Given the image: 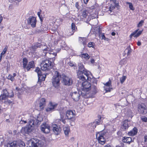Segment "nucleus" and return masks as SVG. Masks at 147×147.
Returning <instances> with one entry per match:
<instances>
[{
  "instance_id": "f257e3e1",
  "label": "nucleus",
  "mask_w": 147,
  "mask_h": 147,
  "mask_svg": "<svg viewBox=\"0 0 147 147\" xmlns=\"http://www.w3.org/2000/svg\"><path fill=\"white\" fill-rule=\"evenodd\" d=\"M78 67L79 70L77 72V75L79 79L84 81L86 78H88V76L90 72L85 69L84 65L81 64L78 65Z\"/></svg>"
},
{
  "instance_id": "f03ea898",
  "label": "nucleus",
  "mask_w": 147,
  "mask_h": 147,
  "mask_svg": "<svg viewBox=\"0 0 147 147\" xmlns=\"http://www.w3.org/2000/svg\"><path fill=\"white\" fill-rule=\"evenodd\" d=\"M30 119V120H29V121L28 125L22 129V132H24L26 134H29L31 132L33 129L32 125L34 124H36L38 123V120L35 118L31 117Z\"/></svg>"
},
{
  "instance_id": "7ed1b4c3",
  "label": "nucleus",
  "mask_w": 147,
  "mask_h": 147,
  "mask_svg": "<svg viewBox=\"0 0 147 147\" xmlns=\"http://www.w3.org/2000/svg\"><path fill=\"white\" fill-rule=\"evenodd\" d=\"M41 70L43 71L49 70L53 67V64L51 61L48 59H45L42 60L40 64Z\"/></svg>"
},
{
  "instance_id": "20e7f679",
  "label": "nucleus",
  "mask_w": 147,
  "mask_h": 147,
  "mask_svg": "<svg viewBox=\"0 0 147 147\" xmlns=\"http://www.w3.org/2000/svg\"><path fill=\"white\" fill-rule=\"evenodd\" d=\"M91 86L90 83L88 81H85L82 83L81 94L82 96L86 95L88 94L87 92L90 89Z\"/></svg>"
},
{
  "instance_id": "39448f33",
  "label": "nucleus",
  "mask_w": 147,
  "mask_h": 147,
  "mask_svg": "<svg viewBox=\"0 0 147 147\" xmlns=\"http://www.w3.org/2000/svg\"><path fill=\"white\" fill-rule=\"evenodd\" d=\"M61 78V76L59 73L57 71L55 72V75L53 76L52 82L53 86L56 87L60 85V80Z\"/></svg>"
},
{
  "instance_id": "423d86ee",
  "label": "nucleus",
  "mask_w": 147,
  "mask_h": 147,
  "mask_svg": "<svg viewBox=\"0 0 147 147\" xmlns=\"http://www.w3.org/2000/svg\"><path fill=\"white\" fill-rule=\"evenodd\" d=\"M105 133L103 131H100L97 132L96 134V138L98 140L99 142L102 144H105V139L104 137Z\"/></svg>"
},
{
  "instance_id": "0eeeda50",
  "label": "nucleus",
  "mask_w": 147,
  "mask_h": 147,
  "mask_svg": "<svg viewBox=\"0 0 147 147\" xmlns=\"http://www.w3.org/2000/svg\"><path fill=\"white\" fill-rule=\"evenodd\" d=\"M3 93L0 96V101L3 102H6V100H7V98L8 97H12L13 96V91H11L12 94L9 95L6 89H4L3 90Z\"/></svg>"
},
{
  "instance_id": "6e6552de",
  "label": "nucleus",
  "mask_w": 147,
  "mask_h": 147,
  "mask_svg": "<svg viewBox=\"0 0 147 147\" xmlns=\"http://www.w3.org/2000/svg\"><path fill=\"white\" fill-rule=\"evenodd\" d=\"M29 147H42V142L36 139H33L30 141L29 144Z\"/></svg>"
},
{
  "instance_id": "1a4fd4ad",
  "label": "nucleus",
  "mask_w": 147,
  "mask_h": 147,
  "mask_svg": "<svg viewBox=\"0 0 147 147\" xmlns=\"http://www.w3.org/2000/svg\"><path fill=\"white\" fill-rule=\"evenodd\" d=\"M61 78L62 79V82L65 85L69 86L72 84L73 81L71 78L65 76H63Z\"/></svg>"
},
{
  "instance_id": "9d476101",
  "label": "nucleus",
  "mask_w": 147,
  "mask_h": 147,
  "mask_svg": "<svg viewBox=\"0 0 147 147\" xmlns=\"http://www.w3.org/2000/svg\"><path fill=\"white\" fill-rule=\"evenodd\" d=\"M35 71L37 74L38 77V82L39 83L41 82L42 81H45L46 75H45L44 76L42 75L41 71L39 67H37L36 69L35 70Z\"/></svg>"
},
{
  "instance_id": "9b49d317",
  "label": "nucleus",
  "mask_w": 147,
  "mask_h": 147,
  "mask_svg": "<svg viewBox=\"0 0 147 147\" xmlns=\"http://www.w3.org/2000/svg\"><path fill=\"white\" fill-rule=\"evenodd\" d=\"M138 111L140 114L145 115L147 113V108L143 104L139 105L138 107Z\"/></svg>"
},
{
  "instance_id": "f8f14e48",
  "label": "nucleus",
  "mask_w": 147,
  "mask_h": 147,
  "mask_svg": "<svg viewBox=\"0 0 147 147\" xmlns=\"http://www.w3.org/2000/svg\"><path fill=\"white\" fill-rule=\"evenodd\" d=\"M40 129L42 131L46 134L49 133L50 130V127L49 125L45 122L41 125Z\"/></svg>"
},
{
  "instance_id": "ddd939ff",
  "label": "nucleus",
  "mask_w": 147,
  "mask_h": 147,
  "mask_svg": "<svg viewBox=\"0 0 147 147\" xmlns=\"http://www.w3.org/2000/svg\"><path fill=\"white\" fill-rule=\"evenodd\" d=\"M28 24L30 25L32 27H34L36 26V18L33 16H30L27 20Z\"/></svg>"
},
{
  "instance_id": "4468645a",
  "label": "nucleus",
  "mask_w": 147,
  "mask_h": 147,
  "mask_svg": "<svg viewBox=\"0 0 147 147\" xmlns=\"http://www.w3.org/2000/svg\"><path fill=\"white\" fill-rule=\"evenodd\" d=\"M66 115L68 119H71L74 117L75 115V111L71 110H68L66 112Z\"/></svg>"
},
{
  "instance_id": "2eb2a0df",
  "label": "nucleus",
  "mask_w": 147,
  "mask_h": 147,
  "mask_svg": "<svg viewBox=\"0 0 147 147\" xmlns=\"http://www.w3.org/2000/svg\"><path fill=\"white\" fill-rule=\"evenodd\" d=\"M57 105V104L50 102L49 104L48 107L46 109V111L47 112H51L56 107Z\"/></svg>"
},
{
  "instance_id": "dca6fc26",
  "label": "nucleus",
  "mask_w": 147,
  "mask_h": 147,
  "mask_svg": "<svg viewBox=\"0 0 147 147\" xmlns=\"http://www.w3.org/2000/svg\"><path fill=\"white\" fill-rule=\"evenodd\" d=\"M71 96L73 100L76 101H78L80 97L79 93L77 92H73Z\"/></svg>"
},
{
  "instance_id": "f3484780",
  "label": "nucleus",
  "mask_w": 147,
  "mask_h": 147,
  "mask_svg": "<svg viewBox=\"0 0 147 147\" xmlns=\"http://www.w3.org/2000/svg\"><path fill=\"white\" fill-rule=\"evenodd\" d=\"M52 127L53 131L55 134L58 135L60 133L61 129L57 125H52Z\"/></svg>"
},
{
  "instance_id": "a211bd4d",
  "label": "nucleus",
  "mask_w": 147,
  "mask_h": 147,
  "mask_svg": "<svg viewBox=\"0 0 147 147\" xmlns=\"http://www.w3.org/2000/svg\"><path fill=\"white\" fill-rule=\"evenodd\" d=\"M129 121L128 120H125L123 122L121 127L123 130H125L127 129L129 126Z\"/></svg>"
},
{
  "instance_id": "6ab92c4d",
  "label": "nucleus",
  "mask_w": 147,
  "mask_h": 147,
  "mask_svg": "<svg viewBox=\"0 0 147 147\" xmlns=\"http://www.w3.org/2000/svg\"><path fill=\"white\" fill-rule=\"evenodd\" d=\"M139 30H136L132 33L130 36V38H131L132 37L137 38L138 37L142 34V32L141 31H138Z\"/></svg>"
},
{
  "instance_id": "aec40b11",
  "label": "nucleus",
  "mask_w": 147,
  "mask_h": 147,
  "mask_svg": "<svg viewBox=\"0 0 147 147\" xmlns=\"http://www.w3.org/2000/svg\"><path fill=\"white\" fill-rule=\"evenodd\" d=\"M111 81L109 80V81L105 84H104L105 86L108 87V88H105V90L106 92H110L111 90L112 89V88H111Z\"/></svg>"
},
{
  "instance_id": "412c9836",
  "label": "nucleus",
  "mask_w": 147,
  "mask_h": 147,
  "mask_svg": "<svg viewBox=\"0 0 147 147\" xmlns=\"http://www.w3.org/2000/svg\"><path fill=\"white\" fill-rule=\"evenodd\" d=\"M46 104L45 100V98H42L40 101L39 107L40 109H42L45 107Z\"/></svg>"
},
{
  "instance_id": "4be33fe9",
  "label": "nucleus",
  "mask_w": 147,
  "mask_h": 147,
  "mask_svg": "<svg viewBox=\"0 0 147 147\" xmlns=\"http://www.w3.org/2000/svg\"><path fill=\"white\" fill-rule=\"evenodd\" d=\"M137 129L136 128L134 127L132 130L128 132V134L129 136H133L137 134Z\"/></svg>"
},
{
  "instance_id": "5701e85b",
  "label": "nucleus",
  "mask_w": 147,
  "mask_h": 147,
  "mask_svg": "<svg viewBox=\"0 0 147 147\" xmlns=\"http://www.w3.org/2000/svg\"><path fill=\"white\" fill-rule=\"evenodd\" d=\"M131 140V138L130 137H124L123 138L122 141L124 143L129 144Z\"/></svg>"
},
{
  "instance_id": "b1692460",
  "label": "nucleus",
  "mask_w": 147,
  "mask_h": 147,
  "mask_svg": "<svg viewBox=\"0 0 147 147\" xmlns=\"http://www.w3.org/2000/svg\"><path fill=\"white\" fill-rule=\"evenodd\" d=\"M90 74H89V75L88 76V78H86L85 80H88V81H90L93 84H96L97 83V80H96L94 78H91L90 77H89V75Z\"/></svg>"
},
{
  "instance_id": "393cba45",
  "label": "nucleus",
  "mask_w": 147,
  "mask_h": 147,
  "mask_svg": "<svg viewBox=\"0 0 147 147\" xmlns=\"http://www.w3.org/2000/svg\"><path fill=\"white\" fill-rule=\"evenodd\" d=\"M7 147H17V141H14L7 144Z\"/></svg>"
},
{
  "instance_id": "a878e982",
  "label": "nucleus",
  "mask_w": 147,
  "mask_h": 147,
  "mask_svg": "<svg viewBox=\"0 0 147 147\" xmlns=\"http://www.w3.org/2000/svg\"><path fill=\"white\" fill-rule=\"evenodd\" d=\"M63 130L65 136H68L70 132L69 127L68 126H65L63 128Z\"/></svg>"
},
{
  "instance_id": "bb28decb",
  "label": "nucleus",
  "mask_w": 147,
  "mask_h": 147,
  "mask_svg": "<svg viewBox=\"0 0 147 147\" xmlns=\"http://www.w3.org/2000/svg\"><path fill=\"white\" fill-rule=\"evenodd\" d=\"M91 91H90V93H92V95L95 94L97 92L96 88L95 85H92L91 86Z\"/></svg>"
},
{
  "instance_id": "cd10ccee",
  "label": "nucleus",
  "mask_w": 147,
  "mask_h": 147,
  "mask_svg": "<svg viewBox=\"0 0 147 147\" xmlns=\"http://www.w3.org/2000/svg\"><path fill=\"white\" fill-rule=\"evenodd\" d=\"M16 73H13L12 74H9L7 77L8 79L10 80L12 82L15 80V77L16 76Z\"/></svg>"
},
{
  "instance_id": "c85d7f7f",
  "label": "nucleus",
  "mask_w": 147,
  "mask_h": 147,
  "mask_svg": "<svg viewBox=\"0 0 147 147\" xmlns=\"http://www.w3.org/2000/svg\"><path fill=\"white\" fill-rule=\"evenodd\" d=\"M34 62L32 61L29 63L27 66L26 67V68L27 70V71H28L30 68L34 67Z\"/></svg>"
},
{
  "instance_id": "c756f323",
  "label": "nucleus",
  "mask_w": 147,
  "mask_h": 147,
  "mask_svg": "<svg viewBox=\"0 0 147 147\" xmlns=\"http://www.w3.org/2000/svg\"><path fill=\"white\" fill-rule=\"evenodd\" d=\"M98 119H96L94 121V123L97 125L100 124L102 121V117L100 115H98Z\"/></svg>"
},
{
  "instance_id": "7c9ffc66",
  "label": "nucleus",
  "mask_w": 147,
  "mask_h": 147,
  "mask_svg": "<svg viewBox=\"0 0 147 147\" xmlns=\"http://www.w3.org/2000/svg\"><path fill=\"white\" fill-rule=\"evenodd\" d=\"M17 147H25V144L24 142L21 141H17Z\"/></svg>"
},
{
  "instance_id": "2f4dec72",
  "label": "nucleus",
  "mask_w": 147,
  "mask_h": 147,
  "mask_svg": "<svg viewBox=\"0 0 147 147\" xmlns=\"http://www.w3.org/2000/svg\"><path fill=\"white\" fill-rule=\"evenodd\" d=\"M42 46L41 44L39 43H36L34 46L32 47V49L35 51L36 49L38 48H40Z\"/></svg>"
},
{
  "instance_id": "473e14b6",
  "label": "nucleus",
  "mask_w": 147,
  "mask_h": 147,
  "mask_svg": "<svg viewBox=\"0 0 147 147\" xmlns=\"http://www.w3.org/2000/svg\"><path fill=\"white\" fill-rule=\"evenodd\" d=\"M131 52V49L130 47H128L124 51L125 53L127 54V56L130 54Z\"/></svg>"
},
{
  "instance_id": "72a5a7b5",
  "label": "nucleus",
  "mask_w": 147,
  "mask_h": 147,
  "mask_svg": "<svg viewBox=\"0 0 147 147\" xmlns=\"http://www.w3.org/2000/svg\"><path fill=\"white\" fill-rule=\"evenodd\" d=\"M81 57L84 58L86 59H88L90 58V56L87 53L81 54Z\"/></svg>"
},
{
  "instance_id": "f704fd0d",
  "label": "nucleus",
  "mask_w": 147,
  "mask_h": 147,
  "mask_svg": "<svg viewBox=\"0 0 147 147\" xmlns=\"http://www.w3.org/2000/svg\"><path fill=\"white\" fill-rule=\"evenodd\" d=\"M23 68L25 69L26 67V65L28 63V60L26 58H24L23 60Z\"/></svg>"
},
{
  "instance_id": "c9c22d12",
  "label": "nucleus",
  "mask_w": 147,
  "mask_h": 147,
  "mask_svg": "<svg viewBox=\"0 0 147 147\" xmlns=\"http://www.w3.org/2000/svg\"><path fill=\"white\" fill-rule=\"evenodd\" d=\"M22 0H9V2L13 3L14 4H18V3L20 2Z\"/></svg>"
},
{
  "instance_id": "e433bc0d",
  "label": "nucleus",
  "mask_w": 147,
  "mask_h": 147,
  "mask_svg": "<svg viewBox=\"0 0 147 147\" xmlns=\"http://www.w3.org/2000/svg\"><path fill=\"white\" fill-rule=\"evenodd\" d=\"M88 47L89 48L92 47V48H94L95 44L93 42H89L88 44Z\"/></svg>"
},
{
  "instance_id": "4c0bfd02",
  "label": "nucleus",
  "mask_w": 147,
  "mask_h": 147,
  "mask_svg": "<svg viewBox=\"0 0 147 147\" xmlns=\"http://www.w3.org/2000/svg\"><path fill=\"white\" fill-rule=\"evenodd\" d=\"M71 29H72V32L71 33V34L73 35L75 31V25L74 23H72L71 24Z\"/></svg>"
},
{
  "instance_id": "58836bf2",
  "label": "nucleus",
  "mask_w": 147,
  "mask_h": 147,
  "mask_svg": "<svg viewBox=\"0 0 147 147\" xmlns=\"http://www.w3.org/2000/svg\"><path fill=\"white\" fill-rule=\"evenodd\" d=\"M126 76H123L120 78V80L121 84H123L126 79Z\"/></svg>"
},
{
  "instance_id": "ea45409f",
  "label": "nucleus",
  "mask_w": 147,
  "mask_h": 147,
  "mask_svg": "<svg viewBox=\"0 0 147 147\" xmlns=\"http://www.w3.org/2000/svg\"><path fill=\"white\" fill-rule=\"evenodd\" d=\"M115 4L114 2H113V4H112L110 7V9L109 10L111 12L112 10L114 9L115 7Z\"/></svg>"
},
{
  "instance_id": "a19ab883",
  "label": "nucleus",
  "mask_w": 147,
  "mask_h": 147,
  "mask_svg": "<svg viewBox=\"0 0 147 147\" xmlns=\"http://www.w3.org/2000/svg\"><path fill=\"white\" fill-rule=\"evenodd\" d=\"M8 48V47L7 46H6L5 48L3 50V52L1 53V56H3V55L5 54L7 51V49Z\"/></svg>"
},
{
  "instance_id": "79ce46f5",
  "label": "nucleus",
  "mask_w": 147,
  "mask_h": 147,
  "mask_svg": "<svg viewBox=\"0 0 147 147\" xmlns=\"http://www.w3.org/2000/svg\"><path fill=\"white\" fill-rule=\"evenodd\" d=\"M126 3L129 5V7L130 9L132 10H134V9L132 3L127 2Z\"/></svg>"
},
{
  "instance_id": "37998d69",
  "label": "nucleus",
  "mask_w": 147,
  "mask_h": 147,
  "mask_svg": "<svg viewBox=\"0 0 147 147\" xmlns=\"http://www.w3.org/2000/svg\"><path fill=\"white\" fill-rule=\"evenodd\" d=\"M81 39L82 40L81 42H82V43H83V45H86V39L84 38H81Z\"/></svg>"
},
{
  "instance_id": "c03bdc74",
  "label": "nucleus",
  "mask_w": 147,
  "mask_h": 147,
  "mask_svg": "<svg viewBox=\"0 0 147 147\" xmlns=\"http://www.w3.org/2000/svg\"><path fill=\"white\" fill-rule=\"evenodd\" d=\"M113 2L115 4V7H116L117 9H119V6L118 4V1L116 0H113Z\"/></svg>"
},
{
  "instance_id": "a18cd8bd",
  "label": "nucleus",
  "mask_w": 147,
  "mask_h": 147,
  "mask_svg": "<svg viewBox=\"0 0 147 147\" xmlns=\"http://www.w3.org/2000/svg\"><path fill=\"white\" fill-rule=\"evenodd\" d=\"M87 15L86 11H83L82 14V16L84 18H86Z\"/></svg>"
},
{
  "instance_id": "49530a36",
  "label": "nucleus",
  "mask_w": 147,
  "mask_h": 147,
  "mask_svg": "<svg viewBox=\"0 0 147 147\" xmlns=\"http://www.w3.org/2000/svg\"><path fill=\"white\" fill-rule=\"evenodd\" d=\"M144 21L143 20H141L138 24L137 26L140 27L142 26L144 23Z\"/></svg>"
},
{
  "instance_id": "de8ad7c7",
  "label": "nucleus",
  "mask_w": 147,
  "mask_h": 147,
  "mask_svg": "<svg viewBox=\"0 0 147 147\" xmlns=\"http://www.w3.org/2000/svg\"><path fill=\"white\" fill-rule=\"evenodd\" d=\"M68 64L71 67H72L74 66V63L71 61H70L68 63Z\"/></svg>"
},
{
  "instance_id": "09e8293b",
  "label": "nucleus",
  "mask_w": 147,
  "mask_h": 147,
  "mask_svg": "<svg viewBox=\"0 0 147 147\" xmlns=\"http://www.w3.org/2000/svg\"><path fill=\"white\" fill-rule=\"evenodd\" d=\"M102 38L104 40H107L108 39V38H106L104 33H103L102 35Z\"/></svg>"
},
{
  "instance_id": "8fccbe9b",
  "label": "nucleus",
  "mask_w": 147,
  "mask_h": 147,
  "mask_svg": "<svg viewBox=\"0 0 147 147\" xmlns=\"http://www.w3.org/2000/svg\"><path fill=\"white\" fill-rule=\"evenodd\" d=\"M27 123V122L26 121H24L21 120L20 121V123L21 124H25Z\"/></svg>"
},
{
  "instance_id": "3c124183",
  "label": "nucleus",
  "mask_w": 147,
  "mask_h": 147,
  "mask_svg": "<svg viewBox=\"0 0 147 147\" xmlns=\"http://www.w3.org/2000/svg\"><path fill=\"white\" fill-rule=\"evenodd\" d=\"M6 102H4L6 104H10L11 103V102L10 100H8L7 99V100H6Z\"/></svg>"
},
{
  "instance_id": "603ef678",
  "label": "nucleus",
  "mask_w": 147,
  "mask_h": 147,
  "mask_svg": "<svg viewBox=\"0 0 147 147\" xmlns=\"http://www.w3.org/2000/svg\"><path fill=\"white\" fill-rule=\"evenodd\" d=\"M142 120L144 122H146L147 121V117H144L142 118Z\"/></svg>"
},
{
  "instance_id": "864d4df0",
  "label": "nucleus",
  "mask_w": 147,
  "mask_h": 147,
  "mask_svg": "<svg viewBox=\"0 0 147 147\" xmlns=\"http://www.w3.org/2000/svg\"><path fill=\"white\" fill-rule=\"evenodd\" d=\"M60 114L61 119H60L62 120V119H63L64 118V114H63L62 113H60Z\"/></svg>"
},
{
  "instance_id": "5fc2aeb1",
  "label": "nucleus",
  "mask_w": 147,
  "mask_h": 147,
  "mask_svg": "<svg viewBox=\"0 0 147 147\" xmlns=\"http://www.w3.org/2000/svg\"><path fill=\"white\" fill-rule=\"evenodd\" d=\"M75 7H76V8H77L78 9H79V5L78 3V2H77L75 4Z\"/></svg>"
},
{
  "instance_id": "6e6d98bb",
  "label": "nucleus",
  "mask_w": 147,
  "mask_h": 147,
  "mask_svg": "<svg viewBox=\"0 0 147 147\" xmlns=\"http://www.w3.org/2000/svg\"><path fill=\"white\" fill-rule=\"evenodd\" d=\"M60 121H61L62 122V123L64 124H65L66 122L65 119H62V120L60 119Z\"/></svg>"
},
{
  "instance_id": "4d7b16f0",
  "label": "nucleus",
  "mask_w": 147,
  "mask_h": 147,
  "mask_svg": "<svg viewBox=\"0 0 147 147\" xmlns=\"http://www.w3.org/2000/svg\"><path fill=\"white\" fill-rule=\"evenodd\" d=\"M61 41V42H61V43H62V45H61V46H63V45H65V42L64 41H61V40H60V41H59V42H60Z\"/></svg>"
},
{
  "instance_id": "13d9d810",
  "label": "nucleus",
  "mask_w": 147,
  "mask_h": 147,
  "mask_svg": "<svg viewBox=\"0 0 147 147\" xmlns=\"http://www.w3.org/2000/svg\"><path fill=\"white\" fill-rule=\"evenodd\" d=\"M89 0H83L84 3L85 4H87Z\"/></svg>"
},
{
  "instance_id": "bf43d9fd",
  "label": "nucleus",
  "mask_w": 147,
  "mask_h": 147,
  "mask_svg": "<svg viewBox=\"0 0 147 147\" xmlns=\"http://www.w3.org/2000/svg\"><path fill=\"white\" fill-rule=\"evenodd\" d=\"M144 141L145 142H147V136H145L144 137Z\"/></svg>"
},
{
  "instance_id": "052dcab7",
  "label": "nucleus",
  "mask_w": 147,
  "mask_h": 147,
  "mask_svg": "<svg viewBox=\"0 0 147 147\" xmlns=\"http://www.w3.org/2000/svg\"><path fill=\"white\" fill-rule=\"evenodd\" d=\"M137 45L138 46H140L141 45V42L140 41H138V42H137Z\"/></svg>"
},
{
  "instance_id": "680f3d73",
  "label": "nucleus",
  "mask_w": 147,
  "mask_h": 147,
  "mask_svg": "<svg viewBox=\"0 0 147 147\" xmlns=\"http://www.w3.org/2000/svg\"><path fill=\"white\" fill-rule=\"evenodd\" d=\"M91 63H93L94 62V59H92L90 61Z\"/></svg>"
},
{
  "instance_id": "e2e57ef3",
  "label": "nucleus",
  "mask_w": 147,
  "mask_h": 147,
  "mask_svg": "<svg viewBox=\"0 0 147 147\" xmlns=\"http://www.w3.org/2000/svg\"><path fill=\"white\" fill-rule=\"evenodd\" d=\"M37 15L40 18V13L39 12L37 13Z\"/></svg>"
},
{
  "instance_id": "0e129e2a",
  "label": "nucleus",
  "mask_w": 147,
  "mask_h": 147,
  "mask_svg": "<svg viewBox=\"0 0 147 147\" xmlns=\"http://www.w3.org/2000/svg\"><path fill=\"white\" fill-rule=\"evenodd\" d=\"M111 35L112 36H114L115 35V33L114 32H113L111 33Z\"/></svg>"
},
{
  "instance_id": "69168bd1",
  "label": "nucleus",
  "mask_w": 147,
  "mask_h": 147,
  "mask_svg": "<svg viewBox=\"0 0 147 147\" xmlns=\"http://www.w3.org/2000/svg\"><path fill=\"white\" fill-rule=\"evenodd\" d=\"M104 147H111L109 145H106Z\"/></svg>"
},
{
  "instance_id": "338daca9",
  "label": "nucleus",
  "mask_w": 147,
  "mask_h": 147,
  "mask_svg": "<svg viewBox=\"0 0 147 147\" xmlns=\"http://www.w3.org/2000/svg\"><path fill=\"white\" fill-rule=\"evenodd\" d=\"M48 50L47 49V48L46 49H45L44 50H43V51H47Z\"/></svg>"
},
{
  "instance_id": "774afa93",
  "label": "nucleus",
  "mask_w": 147,
  "mask_h": 147,
  "mask_svg": "<svg viewBox=\"0 0 147 147\" xmlns=\"http://www.w3.org/2000/svg\"><path fill=\"white\" fill-rule=\"evenodd\" d=\"M53 54L55 56H56L57 55V53H53Z\"/></svg>"
}]
</instances>
